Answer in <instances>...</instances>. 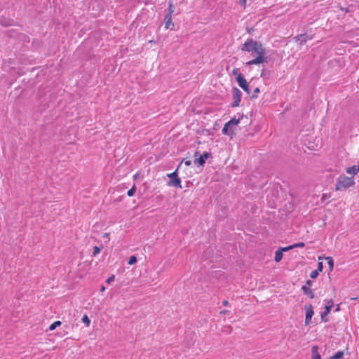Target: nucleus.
<instances>
[{
  "mask_svg": "<svg viewBox=\"0 0 359 359\" xmlns=\"http://www.w3.org/2000/svg\"><path fill=\"white\" fill-rule=\"evenodd\" d=\"M344 356L343 351H338L332 356L330 357L328 359H341Z\"/></svg>",
  "mask_w": 359,
  "mask_h": 359,
  "instance_id": "15",
  "label": "nucleus"
},
{
  "mask_svg": "<svg viewBox=\"0 0 359 359\" xmlns=\"http://www.w3.org/2000/svg\"><path fill=\"white\" fill-rule=\"evenodd\" d=\"M241 96L242 93L241 90L237 88H233V102L231 104V106L233 107H238L240 104V102L241 101Z\"/></svg>",
  "mask_w": 359,
  "mask_h": 359,
  "instance_id": "4",
  "label": "nucleus"
},
{
  "mask_svg": "<svg viewBox=\"0 0 359 359\" xmlns=\"http://www.w3.org/2000/svg\"><path fill=\"white\" fill-rule=\"evenodd\" d=\"M319 348L318 346H313L311 348V358L312 359H322L318 352Z\"/></svg>",
  "mask_w": 359,
  "mask_h": 359,
  "instance_id": "13",
  "label": "nucleus"
},
{
  "mask_svg": "<svg viewBox=\"0 0 359 359\" xmlns=\"http://www.w3.org/2000/svg\"><path fill=\"white\" fill-rule=\"evenodd\" d=\"M305 244L304 243H297L291 245L287 246V248H290V250L295 248H303L304 247Z\"/></svg>",
  "mask_w": 359,
  "mask_h": 359,
  "instance_id": "21",
  "label": "nucleus"
},
{
  "mask_svg": "<svg viewBox=\"0 0 359 359\" xmlns=\"http://www.w3.org/2000/svg\"><path fill=\"white\" fill-rule=\"evenodd\" d=\"M358 166H359V165H358Z\"/></svg>",
  "mask_w": 359,
  "mask_h": 359,
  "instance_id": "40",
  "label": "nucleus"
},
{
  "mask_svg": "<svg viewBox=\"0 0 359 359\" xmlns=\"http://www.w3.org/2000/svg\"><path fill=\"white\" fill-rule=\"evenodd\" d=\"M184 163V164L187 165V166H189L191 164V161L190 160H183L181 163H180V165L182 163Z\"/></svg>",
  "mask_w": 359,
  "mask_h": 359,
  "instance_id": "32",
  "label": "nucleus"
},
{
  "mask_svg": "<svg viewBox=\"0 0 359 359\" xmlns=\"http://www.w3.org/2000/svg\"><path fill=\"white\" fill-rule=\"evenodd\" d=\"M346 172L348 175H351V177H355L359 172V166L352 165L346 169Z\"/></svg>",
  "mask_w": 359,
  "mask_h": 359,
  "instance_id": "11",
  "label": "nucleus"
},
{
  "mask_svg": "<svg viewBox=\"0 0 359 359\" xmlns=\"http://www.w3.org/2000/svg\"><path fill=\"white\" fill-rule=\"evenodd\" d=\"M115 279V276L114 275H112L110 277H109L107 280H106V283L107 284H110L111 282H113Z\"/></svg>",
  "mask_w": 359,
  "mask_h": 359,
  "instance_id": "30",
  "label": "nucleus"
},
{
  "mask_svg": "<svg viewBox=\"0 0 359 359\" xmlns=\"http://www.w3.org/2000/svg\"><path fill=\"white\" fill-rule=\"evenodd\" d=\"M222 304H223L224 306H228L229 305V302L227 300H224Z\"/></svg>",
  "mask_w": 359,
  "mask_h": 359,
  "instance_id": "34",
  "label": "nucleus"
},
{
  "mask_svg": "<svg viewBox=\"0 0 359 359\" xmlns=\"http://www.w3.org/2000/svg\"><path fill=\"white\" fill-rule=\"evenodd\" d=\"M228 313V311H227V310H223V311H220V313H221V314H226V313Z\"/></svg>",
  "mask_w": 359,
  "mask_h": 359,
  "instance_id": "35",
  "label": "nucleus"
},
{
  "mask_svg": "<svg viewBox=\"0 0 359 359\" xmlns=\"http://www.w3.org/2000/svg\"><path fill=\"white\" fill-rule=\"evenodd\" d=\"M260 92V90L259 88H256L255 90H254V93H253V95H252V98H257V94Z\"/></svg>",
  "mask_w": 359,
  "mask_h": 359,
  "instance_id": "28",
  "label": "nucleus"
},
{
  "mask_svg": "<svg viewBox=\"0 0 359 359\" xmlns=\"http://www.w3.org/2000/svg\"><path fill=\"white\" fill-rule=\"evenodd\" d=\"M135 191H136V187L135 185H133V187L128 191V192H127L128 196L130 197L133 196L135 194Z\"/></svg>",
  "mask_w": 359,
  "mask_h": 359,
  "instance_id": "22",
  "label": "nucleus"
},
{
  "mask_svg": "<svg viewBox=\"0 0 359 359\" xmlns=\"http://www.w3.org/2000/svg\"><path fill=\"white\" fill-rule=\"evenodd\" d=\"M82 322L86 325V327H89L90 325V320L88 316L86 314L81 318Z\"/></svg>",
  "mask_w": 359,
  "mask_h": 359,
  "instance_id": "17",
  "label": "nucleus"
},
{
  "mask_svg": "<svg viewBox=\"0 0 359 359\" xmlns=\"http://www.w3.org/2000/svg\"><path fill=\"white\" fill-rule=\"evenodd\" d=\"M290 250V248H287V247L280 248L278 250H277L275 252V257H274L275 262H280L282 260L283 256V252L288 251Z\"/></svg>",
  "mask_w": 359,
  "mask_h": 359,
  "instance_id": "8",
  "label": "nucleus"
},
{
  "mask_svg": "<svg viewBox=\"0 0 359 359\" xmlns=\"http://www.w3.org/2000/svg\"><path fill=\"white\" fill-rule=\"evenodd\" d=\"M173 12H174V7H173L172 3L170 2L169 4L168 13L167 15H170V16H172Z\"/></svg>",
  "mask_w": 359,
  "mask_h": 359,
  "instance_id": "25",
  "label": "nucleus"
},
{
  "mask_svg": "<svg viewBox=\"0 0 359 359\" xmlns=\"http://www.w3.org/2000/svg\"><path fill=\"white\" fill-rule=\"evenodd\" d=\"M311 285L312 281L309 280L306 281V285L302 287V290L306 295H308L311 299H313L315 295L312 290L310 288Z\"/></svg>",
  "mask_w": 359,
  "mask_h": 359,
  "instance_id": "6",
  "label": "nucleus"
},
{
  "mask_svg": "<svg viewBox=\"0 0 359 359\" xmlns=\"http://www.w3.org/2000/svg\"><path fill=\"white\" fill-rule=\"evenodd\" d=\"M241 50L257 55L255 58L246 62L248 66L263 64L266 62L265 48L260 42L255 41L252 39H247L243 44Z\"/></svg>",
  "mask_w": 359,
  "mask_h": 359,
  "instance_id": "1",
  "label": "nucleus"
},
{
  "mask_svg": "<svg viewBox=\"0 0 359 359\" xmlns=\"http://www.w3.org/2000/svg\"><path fill=\"white\" fill-rule=\"evenodd\" d=\"M306 310V317H305V325H309L311 322L312 316H313V306L310 304L305 308Z\"/></svg>",
  "mask_w": 359,
  "mask_h": 359,
  "instance_id": "7",
  "label": "nucleus"
},
{
  "mask_svg": "<svg viewBox=\"0 0 359 359\" xmlns=\"http://www.w3.org/2000/svg\"><path fill=\"white\" fill-rule=\"evenodd\" d=\"M326 259L327 260L330 271H332L334 268V260L331 257H326Z\"/></svg>",
  "mask_w": 359,
  "mask_h": 359,
  "instance_id": "16",
  "label": "nucleus"
},
{
  "mask_svg": "<svg viewBox=\"0 0 359 359\" xmlns=\"http://www.w3.org/2000/svg\"><path fill=\"white\" fill-rule=\"evenodd\" d=\"M137 257L135 255H133L129 258L128 264L133 265V264H135L137 262Z\"/></svg>",
  "mask_w": 359,
  "mask_h": 359,
  "instance_id": "23",
  "label": "nucleus"
},
{
  "mask_svg": "<svg viewBox=\"0 0 359 359\" xmlns=\"http://www.w3.org/2000/svg\"><path fill=\"white\" fill-rule=\"evenodd\" d=\"M332 306H333V302L332 301H330L327 303V304L325 306V311H324L323 313L321 316L323 320L324 318V316H327V315H328L330 313Z\"/></svg>",
  "mask_w": 359,
  "mask_h": 359,
  "instance_id": "14",
  "label": "nucleus"
},
{
  "mask_svg": "<svg viewBox=\"0 0 359 359\" xmlns=\"http://www.w3.org/2000/svg\"><path fill=\"white\" fill-rule=\"evenodd\" d=\"M210 154L208 153V152H205L203 155H200L199 157L198 158H196L194 160V163L195 164H198L200 166H203L205 163V160L210 157Z\"/></svg>",
  "mask_w": 359,
  "mask_h": 359,
  "instance_id": "9",
  "label": "nucleus"
},
{
  "mask_svg": "<svg viewBox=\"0 0 359 359\" xmlns=\"http://www.w3.org/2000/svg\"><path fill=\"white\" fill-rule=\"evenodd\" d=\"M298 37L302 39V41L304 43H306L308 40L312 39V37H309V36H307L306 34L299 35Z\"/></svg>",
  "mask_w": 359,
  "mask_h": 359,
  "instance_id": "24",
  "label": "nucleus"
},
{
  "mask_svg": "<svg viewBox=\"0 0 359 359\" xmlns=\"http://www.w3.org/2000/svg\"><path fill=\"white\" fill-rule=\"evenodd\" d=\"M61 321L60 320H57V321H55L54 323H53L50 326H49V330L50 331H53L57 327L60 326L61 325Z\"/></svg>",
  "mask_w": 359,
  "mask_h": 359,
  "instance_id": "18",
  "label": "nucleus"
},
{
  "mask_svg": "<svg viewBox=\"0 0 359 359\" xmlns=\"http://www.w3.org/2000/svg\"><path fill=\"white\" fill-rule=\"evenodd\" d=\"M355 184V182L353 177H348L345 175H341L337 179L335 191H343L354 187Z\"/></svg>",
  "mask_w": 359,
  "mask_h": 359,
  "instance_id": "2",
  "label": "nucleus"
},
{
  "mask_svg": "<svg viewBox=\"0 0 359 359\" xmlns=\"http://www.w3.org/2000/svg\"><path fill=\"white\" fill-rule=\"evenodd\" d=\"M239 1L241 5H243L244 7H245L247 0H239Z\"/></svg>",
  "mask_w": 359,
  "mask_h": 359,
  "instance_id": "33",
  "label": "nucleus"
},
{
  "mask_svg": "<svg viewBox=\"0 0 359 359\" xmlns=\"http://www.w3.org/2000/svg\"><path fill=\"white\" fill-rule=\"evenodd\" d=\"M323 262H319L318 264V268L316 270L318 271L320 273V272H321L323 271Z\"/></svg>",
  "mask_w": 359,
  "mask_h": 359,
  "instance_id": "29",
  "label": "nucleus"
},
{
  "mask_svg": "<svg viewBox=\"0 0 359 359\" xmlns=\"http://www.w3.org/2000/svg\"><path fill=\"white\" fill-rule=\"evenodd\" d=\"M232 72L233 74L236 76V79L238 78L239 76H243L238 69H234Z\"/></svg>",
  "mask_w": 359,
  "mask_h": 359,
  "instance_id": "27",
  "label": "nucleus"
},
{
  "mask_svg": "<svg viewBox=\"0 0 359 359\" xmlns=\"http://www.w3.org/2000/svg\"><path fill=\"white\" fill-rule=\"evenodd\" d=\"M336 310H337V311H339V306H337V308H336Z\"/></svg>",
  "mask_w": 359,
  "mask_h": 359,
  "instance_id": "39",
  "label": "nucleus"
},
{
  "mask_svg": "<svg viewBox=\"0 0 359 359\" xmlns=\"http://www.w3.org/2000/svg\"><path fill=\"white\" fill-rule=\"evenodd\" d=\"M236 81L238 83V86L248 94L250 93V89L248 86V83L243 76H239L238 78H236Z\"/></svg>",
  "mask_w": 359,
  "mask_h": 359,
  "instance_id": "5",
  "label": "nucleus"
},
{
  "mask_svg": "<svg viewBox=\"0 0 359 359\" xmlns=\"http://www.w3.org/2000/svg\"><path fill=\"white\" fill-rule=\"evenodd\" d=\"M240 118H231L229 121L226 123L222 128V133L224 135L232 136L234 133L233 128L239 124Z\"/></svg>",
  "mask_w": 359,
  "mask_h": 359,
  "instance_id": "3",
  "label": "nucleus"
},
{
  "mask_svg": "<svg viewBox=\"0 0 359 359\" xmlns=\"http://www.w3.org/2000/svg\"><path fill=\"white\" fill-rule=\"evenodd\" d=\"M180 167V165H178V167H177V168L176 169L175 171H174L172 173L168 174L167 177L170 178V180H172V179H175V178L177 177H178L177 176V170H179Z\"/></svg>",
  "mask_w": 359,
  "mask_h": 359,
  "instance_id": "19",
  "label": "nucleus"
},
{
  "mask_svg": "<svg viewBox=\"0 0 359 359\" xmlns=\"http://www.w3.org/2000/svg\"><path fill=\"white\" fill-rule=\"evenodd\" d=\"M109 235V233H105L103 236L104 237H108Z\"/></svg>",
  "mask_w": 359,
  "mask_h": 359,
  "instance_id": "36",
  "label": "nucleus"
},
{
  "mask_svg": "<svg viewBox=\"0 0 359 359\" xmlns=\"http://www.w3.org/2000/svg\"><path fill=\"white\" fill-rule=\"evenodd\" d=\"M102 247H103L102 245H101L100 247H99V246L93 247V255L94 257H96L100 252Z\"/></svg>",
  "mask_w": 359,
  "mask_h": 359,
  "instance_id": "20",
  "label": "nucleus"
},
{
  "mask_svg": "<svg viewBox=\"0 0 359 359\" xmlns=\"http://www.w3.org/2000/svg\"><path fill=\"white\" fill-rule=\"evenodd\" d=\"M198 155H199V152L198 151H196L194 154V156L196 157Z\"/></svg>",
  "mask_w": 359,
  "mask_h": 359,
  "instance_id": "37",
  "label": "nucleus"
},
{
  "mask_svg": "<svg viewBox=\"0 0 359 359\" xmlns=\"http://www.w3.org/2000/svg\"><path fill=\"white\" fill-rule=\"evenodd\" d=\"M319 274V272L316 270H313L310 273V277L311 278H316Z\"/></svg>",
  "mask_w": 359,
  "mask_h": 359,
  "instance_id": "26",
  "label": "nucleus"
},
{
  "mask_svg": "<svg viewBox=\"0 0 359 359\" xmlns=\"http://www.w3.org/2000/svg\"><path fill=\"white\" fill-rule=\"evenodd\" d=\"M168 185L170 187H175L176 188L180 189V188H182L181 180L178 177L175 179L170 180L168 182Z\"/></svg>",
  "mask_w": 359,
  "mask_h": 359,
  "instance_id": "12",
  "label": "nucleus"
},
{
  "mask_svg": "<svg viewBox=\"0 0 359 359\" xmlns=\"http://www.w3.org/2000/svg\"><path fill=\"white\" fill-rule=\"evenodd\" d=\"M165 29H174L175 28V25L172 22V16H170V15H166V16L165 17Z\"/></svg>",
  "mask_w": 359,
  "mask_h": 359,
  "instance_id": "10",
  "label": "nucleus"
},
{
  "mask_svg": "<svg viewBox=\"0 0 359 359\" xmlns=\"http://www.w3.org/2000/svg\"><path fill=\"white\" fill-rule=\"evenodd\" d=\"M331 195L330 194H323L321 197V201H325L329 198H330Z\"/></svg>",
  "mask_w": 359,
  "mask_h": 359,
  "instance_id": "31",
  "label": "nucleus"
},
{
  "mask_svg": "<svg viewBox=\"0 0 359 359\" xmlns=\"http://www.w3.org/2000/svg\"><path fill=\"white\" fill-rule=\"evenodd\" d=\"M105 290V287L104 286L102 287L101 291H104Z\"/></svg>",
  "mask_w": 359,
  "mask_h": 359,
  "instance_id": "38",
  "label": "nucleus"
}]
</instances>
